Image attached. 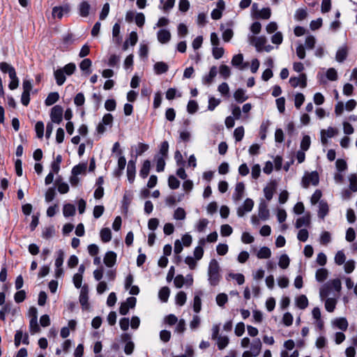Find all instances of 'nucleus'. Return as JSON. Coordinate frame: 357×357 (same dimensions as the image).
<instances>
[{
	"mask_svg": "<svg viewBox=\"0 0 357 357\" xmlns=\"http://www.w3.org/2000/svg\"><path fill=\"white\" fill-rule=\"evenodd\" d=\"M208 281L211 286L215 287L218 286L222 279V275L220 274V267L218 261L213 259L210 261L208 271Z\"/></svg>",
	"mask_w": 357,
	"mask_h": 357,
	"instance_id": "nucleus-1",
	"label": "nucleus"
},
{
	"mask_svg": "<svg viewBox=\"0 0 357 357\" xmlns=\"http://www.w3.org/2000/svg\"><path fill=\"white\" fill-rule=\"evenodd\" d=\"M219 332V325H213L212 327L211 339L216 342V344L219 350H223L228 346L229 343V339L227 335H220Z\"/></svg>",
	"mask_w": 357,
	"mask_h": 357,
	"instance_id": "nucleus-2",
	"label": "nucleus"
},
{
	"mask_svg": "<svg viewBox=\"0 0 357 357\" xmlns=\"http://www.w3.org/2000/svg\"><path fill=\"white\" fill-rule=\"evenodd\" d=\"M319 174L317 172H312L310 173L306 172L302 178V186L304 188H307L310 185H317L319 184Z\"/></svg>",
	"mask_w": 357,
	"mask_h": 357,
	"instance_id": "nucleus-3",
	"label": "nucleus"
},
{
	"mask_svg": "<svg viewBox=\"0 0 357 357\" xmlns=\"http://www.w3.org/2000/svg\"><path fill=\"white\" fill-rule=\"evenodd\" d=\"M262 344L259 338L252 340L250 345V350L243 352V357H257L261 349Z\"/></svg>",
	"mask_w": 357,
	"mask_h": 357,
	"instance_id": "nucleus-4",
	"label": "nucleus"
},
{
	"mask_svg": "<svg viewBox=\"0 0 357 357\" xmlns=\"http://www.w3.org/2000/svg\"><path fill=\"white\" fill-rule=\"evenodd\" d=\"M63 107L60 105L54 106L50 112L51 123L59 124L63 119Z\"/></svg>",
	"mask_w": 357,
	"mask_h": 357,
	"instance_id": "nucleus-5",
	"label": "nucleus"
},
{
	"mask_svg": "<svg viewBox=\"0 0 357 357\" xmlns=\"http://www.w3.org/2000/svg\"><path fill=\"white\" fill-rule=\"evenodd\" d=\"M254 206V202L252 199L247 198L243 204L237 208L238 217H243L246 213L250 212Z\"/></svg>",
	"mask_w": 357,
	"mask_h": 357,
	"instance_id": "nucleus-6",
	"label": "nucleus"
},
{
	"mask_svg": "<svg viewBox=\"0 0 357 357\" xmlns=\"http://www.w3.org/2000/svg\"><path fill=\"white\" fill-rule=\"evenodd\" d=\"M250 44L255 46L258 52L263 51V47L266 45L267 40L264 36H250L249 37Z\"/></svg>",
	"mask_w": 357,
	"mask_h": 357,
	"instance_id": "nucleus-7",
	"label": "nucleus"
},
{
	"mask_svg": "<svg viewBox=\"0 0 357 357\" xmlns=\"http://www.w3.org/2000/svg\"><path fill=\"white\" fill-rule=\"evenodd\" d=\"M289 83L291 86L294 88L298 86H300L301 88H305L307 86V76L305 73H301L298 77H291L289 79Z\"/></svg>",
	"mask_w": 357,
	"mask_h": 357,
	"instance_id": "nucleus-8",
	"label": "nucleus"
},
{
	"mask_svg": "<svg viewBox=\"0 0 357 357\" xmlns=\"http://www.w3.org/2000/svg\"><path fill=\"white\" fill-rule=\"evenodd\" d=\"M245 185L242 182L236 183L232 199L235 202L242 199L244 195Z\"/></svg>",
	"mask_w": 357,
	"mask_h": 357,
	"instance_id": "nucleus-9",
	"label": "nucleus"
},
{
	"mask_svg": "<svg viewBox=\"0 0 357 357\" xmlns=\"http://www.w3.org/2000/svg\"><path fill=\"white\" fill-rule=\"evenodd\" d=\"M91 10V5L86 1H82L78 5L79 15L82 17H86L89 16Z\"/></svg>",
	"mask_w": 357,
	"mask_h": 357,
	"instance_id": "nucleus-10",
	"label": "nucleus"
},
{
	"mask_svg": "<svg viewBox=\"0 0 357 357\" xmlns=\"http://www.w3.org/2000/svg\"><path fill=\"white\" fill-rule=\"evenodd\" d=\"M116 261V255L114 252L109 251L105 254L103 259L104 264L107 267H112Z\"/></svg>",
	"mask_w": 357,
	"mask_h": 357,
	"instance_id": "nucleus-11",
	"label": "nucleus"
},
{
	"mask_svg": "<svg viewBox=\"0 0 357 357\" xmlns=\"http://www.w3.org/2000/svg\"><path fill=\"white\" fill-rule=\"evenodd\" d=\"M135 161L129 160L127 167V176L130 183H132L135 176Z\"/></svg>",
	"mask_w": 357,
	"mask_h": 357,
	"instance_id": "nucleus-12",
	"label": "nucleus"
},
{
	"mask_svg": "<svg viewBox=\"0 0 357 357\" xmlns=\"http://www.w3.org/2000/svg\"><path fill=\"white\" fill-rule=\"evenodd\" d=\"M332 324L342 331H346L348 328L349 324L346 318L340 317L336 318L332 321Z\"/></svg>",
	"mask_w": 357,
	"mask_h": 357,
	"instance_id": "nucleus-13",
	"label": "nucleus"
},
{
	"mask_svg": "<svg viewBox=\"0 0 357 357\" xmlns=\"http://www.w3.org/2000/svg\"><path fill=\"white\" fill-rule=\"evenodd\" d=\"M0 70L3 73H8L9 77H13L16 73L14 67L4 61L0 63Z\"/></svg>",
	"mask_w": 357,
	"mask_h": 357,
	"instance_id": "nucleus-14",
	"label": "nucleus"
},
{
	"mask_svg": "<svg viewBox=\"0 0 357 357\" xmlns=\"http://www.w3.org/2000/svg\"><path fill=\"white\" fill-rule=\"evenodd\" d=\"M158 40L161 43H167L171 39V33L167 29H160L157 34Z\"/></svg>",
	"mask_w": 357,
	"mask_h": 357,
	"instance_id": "nucleus-15",
	"label": "nucleus"
},
{
	"mask_svg": "<svg viewBox=\"0 0 357 357\" xmlns=\"http://www.w3.org/2000/svg\"><path fill=\"white\" fill-rule=\"evenodd\" d=\"M218 71L216 66H212L210 69L209 73L202 78V82L204 84H210L213 81V79L217 75Z\"/></svg>",
	"mask_w": 357,
	"mask_h": 357,
	"instance_id": "nucleus-16",
	"label": "nucleus"
},
{
	"mask_svg": "<svg viewBox=\"0 0 357 357\" xmlns=\"http://www.w3.org/2000/svg\"><path fill=\"white\" fill-rule=\"evenodd\" d=\"M259 218L266 220L269 218V211L265 202H261L259 205Z\"/></svg>",
	"mask_w": 357,
	"mask_h": 357,
	"instance_id": "nucleus-17",
	"label": "nucleus"
},
{
	"mask_svg": "<svg viewBox=\"0 0 357 357\" xmlns=\"http://www.w3.org/2000/svg\"><path fill=\"white\" fill-rule=\"evenodd\" d=\"M153 69L156 74L160 75L165 73L168 69V65L162 61L157 62L154 64Z\"/></svg>",
	"mask_w": 357,
	"mask_h": 357,
	"instance_id": "nucleus-18",
	"label": "nucleus"
},
{
	"mask_svg": "<svg viewBox=\"0 0 357 357\" xmlns=\"http://www.w3.org/2000/svg\"><path fill=\"white\" fill-rule=\"evenodd\" d=\"M328 276V271L327 269L321 268L317 270L315 273V278L317 281L321 282L327 279Z\"/></svg>",
	"mask_w": 357,
	"mask_h": 357,
	"instance_id": "nucleus-19",
	"label": "nucleus"
},
{
	"mask_svg": "<svg viewBox=\"0 0 357 357\" xmlns=\"http://www.w3.org/2000/svg\"><path fill=\"white\" fill-rule=\"evenodd\" d=\"M54 75L59 86L63 84L66 81V76L63 69L60 68L55 70Z\"/></svg>",
	"mask_w": 357,
	"mask_h": 357,
	"instance_id": "nucleus-20",
	"label": "nucleus"
},
{
	"mask_svg": "<svg viewBox=\"0 0 357 357\" xmlns=\"http://www.w3.org/2000/svg\"><path fill=\"white\" fill-rule=\"evenodd\" d=\"M328 213V205L326 202H324L323 200L319 202V211H318V216L319 218L324 219L325 216Z\"/></svg>",
	"mask_w": 357,
	"mask_h": 357,
	"instance_id": "nucleus-21",
	"label": "nucleus"
},
{
	"mask_svg": "<svg viewBox=\"0 0 357 357\" xmlns=\"http://www.w3.org/2000/svg\"><path fill=\"white\" fill-rule=\"evenodd\" d=\"M234 97L235 100L240 103L243 102L248 98V97L245 95V91L242 89H238L235 91Z\"/></svg>",
	"mask_w": 357,
	"mask_h": 357,
	"instance_id": "nucleus-22",
	"label": "nucleus"
},
{
	"mask_svg": "<svg viewBox=\"0 0 357 357\" xmlns=\"http://www.w3.org/2000/svg\"><path fill=\"white\" fill-rule=\"evenodd\" d=\"M59 98V95L57 92H51L48 94L47 98L45 99V103L47 106L52 105L58 101Z\"/></svg>",
	"mask_w": 357,
	"mask_h": 357,
	"instance_id": "nucleus-23",
	"label": "nucleus"
},
{
	"mask_svg": "<svg viewBox=\"0 0 357 357\" xmlns=\"http://www.w3.org/2000/svg\"><path fill=\"white\" fill-rule=\"evenodd\" d=\"M347 56V50L345 47H340L336 52L335 59L337 62H343Z\"/></svg>",
	"mask_w": 357,
	"mask_h": 357,
	"instance_id": "nucleus-24",
	"label": "nucleus"
},
{
	"mask_svg": "<svg viewBox=\"0 0 357 357\" xmlns=\"http://www.w3.org/2000/svg\"><path fill=\"white\" fill-rule=\"evenodd\" d=\"M296 305L301 310L305 309L308 305V300L306 296L301 295L296 300Z\"/></svg>",
	"mask_w": 357,
	"mask_h": 357,
	"instance_id": "nucleus-25",
	"label": "nucleus"
},
{
	"mask_svg": "<svg viewBox=\"0 0 357 357\" xmlns=\"http://www.w3.org/2000/svg\"><path fill=\"white\" fill-rule=\"evenodd\" d=\"M151 168V162L149 160H146L144 162L142 167L139 172V175L143 178H146L149 174Z\"/></svg>",
	"mask_w": 357,
	"mask_h": 357,
	"instance_id": "nucleus-26",
	"label": "nucleus"
},
{
	"mask_svg": "<svg viewBox=\"0 0 357 357\" xmlns=\"http://www.w3.org/2000/svg\"><path fill=\"white\" fill-rule=\"evenodd\" d=\"M63 213L65 217L73 216L75 213V207L73 204H66L63 206Z\"/></svg>",
	"mask_w": 357,
	"mask_h": 357,
	"instance_id": "nucleus-27",
	"label": "nucleus"
},
{
	"mask_svg": "<svg viewBox=\"0 0 357 357\" xmlns=\"http://www.w3.org/2000/svg\"><path fill=\"white\" fill-rule=\"evenodd\" d=\"M271 10L269 8H264L260 10H258L256 17L264 20H268L271 17Z\"/></svg>",
	"mask_w": 357,
	"mask_h": 357,
	"instance_id": "nucleus-28",
	"label": "nucleus"
},
{
	"mask_svg": "<svg viewBox=\"0 0 357 357\" xmlns=\"http://www.w3.org/2000/svg\"><path fill=\"white\" fill-rule=\"evenodd\" d=\"M271 255V251L268 247H262L257 252L259 259H268Z\"/></svg>",
	"mask_w": 357,
	"mask_h": 357,
	"instance_id": "nucleus-29",
	"label": "nucleus"
},
{
	"mask_svg": "<svg viewBox=\"0 0 357 357\" xmlns=\"http://www.w3.org/2000/svg\"><path fill=\"white\" fill-rule=\"evenodd\" d=\"M310 222V218L309 215H305L301 218H299L296 220V228H301L303 226H307L309 225Z\"/></svg>",
	"mask_w": 357,
	"mask_h": 357,
	"instance_id": "nucleus-30",
	"label": "nucleus"
},
{
	"mask_svg": "<svg viewBox=\"0 0 357 357\" xmlns=\"http://www.w3.org/2000/svg\"><path fill=\"white\" fill-rule=\"evenodd\" d=\"M331 290V288L329 286V284L327 282L326 284H324L320 288V290H319V296H320L321 299L323 300L324 298L328 297L330 294Z\"/></svg>",
	"mask_w": 357,
	"mask_h": 357,
	"instance_id": "nucleus-31",
	"label": "nucleus"
},
{
	"mask_svg": "<svg viewBox=\"0 0 357 357\" xmlns=\"http://www.w3.org/2000/svg\"><path fill=\"white\" fill-rule=\"evenodd\" d=\"M336 300L333 298H328L325 301V308L329 312H332L334 311L336 305Z\"/></svg>",
	"mask_w": 357,
	"mask_h": 357,
	"instance_id": "nucleus-32",
	"label": "nucleus"
},
{
	"mask_svg": "<svg viewBox=\"0 0 357 357\" xmlns=\"http://www.w3.org/2000/svg\"><path fill=\"white\" fill-rule=\"evenodd\" d=\"M91 65L92 62L89 59H84L80 63L79 68L82 71H86V74H90L91 70H89V69Z\"/></svg>",
	"mask_w": 357,
	"mask_h": 357,
	"instance_id": "nucleus-33",
	"label": "nucleus"
},
{
	"mask_svg": "<svg viewBox=\"0 0 357 357\" xmlns=\"http://www.w3.org/2000/svg\"><path fill=\"white\" fill-rule=\"evenodd\" d=\"M100 238L103 242H109L112 238L111 230L109 228H103L100 231Z\"/></svg>",
	"mask_w": 357,
	"mask_h": 357,
	"instance_id": "nucleus-34",
	"label": "nucleus"
},
{
	"mask_svg": "<svg viewBox=\"0 0 357 357\" xmlns=\"http://www.w3.org/2000/svg\"><path fill=\"white\" fill-rule=\"evenodd\" d=\"M169 289L167 287H164L159 291V298L162 302H167L169 296Z\"/></svg>",
	"mask_w": 357,
	"mask_h": 357,
	"instance_id": "nucleus-35",
	"label": "nucleus"
},
{
	"mask_svg": "<svg viewBox=\"0 0 357 357\" xmlns=\"http://www.w3.org/2000/svg\"><path fill=\"white\" fill-rule=\"evenodd\" d=\"M87 167L86 163H80L77 165H75L72 169V174L79 175L82 173L85 172Z\"/></svg>",
	"mask_w": 357,
	"mask_h": 357,
	"instance_id": "nucleus-36",
	"label": "nucleus"
},
{
	"mask_svg": "<svg viewBox=\"0 0 357 357\" xmlns=\"http://www.w3.org/2000/svg\"><path fill=\"white\" fill-rule=\"evenodd\" d=\"M215 301L218 306L223 307L228 301V296L225 293H220L217 295Z\"/></svg>",
	"mask_w": 357,
	"mask_h": 357,
	"instance_id": "nucleus-37",
	"label": "nucleus"
},
{
	"mask_svg": "<svg viewBox=\"0 0 357 357\" xmlns=\"http://www.w3.org/2000/svg\"><path fill=\"white\" fill-rule=\"evenodd\" d=\"M185 211L181 207L177 208L174 213V218L177 220H183L185 218Z\"/></svg>",
	"mask_w": 357,
	"mask_h": 357,
	"instance_id": "nucleus-38",
	"label": "nucleus"
},
{
	"mask_svg": "<svg viewBox=\"0 0 357 357\" xmlns=\"http://www.w3.org/2000/svg\"><path fill=\"white\" fill-rule=\"evenodd\" d=\"M36 136L39 139L43 138L44 135V123L43 121H38L35 125Z\"/></svg>",
	"mask_w": 357,
	"mask_h": 357,
	"instance_id": "nucleus-39",
	"label": "nucleus"
},
{
	"mask_svg": "<svg viewBox=\"0 0 357 357\" xmlns=\"http://www.w3.org/2000/svg\"><path fill=\"white\" fill-rule=\"evenodd\" d=\"M320 134H324L327 137L331 138L338 134V130L335 128L328 127L327 130H321Z\"/></svg>",
	"mask_w": 357,
	"mask_h": 357,
	"instance_id": "nucleus-40",
	"label": "nucleus"
},
{
	"mask_svg": "<svg viewBox=\"0 0 357 357\" xmlns=\"http://www.w3.org/2000/svg\"><path fill=\"white\" fill-rule=\"evenodd\" d=\"M186 299V294L184 291H181L176 296V303L182 306L185 303Z\"/></svg>",
	"mask_w": 357,
	"mask_h": 357,
	"instance_id": "nucleus-41",
	"label": "nucleus"
},
{
	"mask_svg": "<svg viewBox=\"0 0 357 357\" xmlns=\"http://www.w3.org/2000/svg\"><path fill=\"white\" fill-rule=\"evenodd\" d=\"M168 185L171 189L175 190L179 188L180 181L174 176L172 175L169 176Z\"/></svg>",
	"mask_w": 357,
	"mask_h": 357,
	"instance_id": "nucleus-42",
	"label": "nucleus"
},
{
	"mask_svg": "<svg viewBox=\"0 0 357 357\" xmlns=\"http://www.w3.org/2000/svg\"><path fill=\"white\" fill-rule=\"evenodd\" d=\"M346 260V256L342 250L338 251L335 256V262L337 265H342Z\"/></svg>",
	"mask_w": 357,
	"mask_h": 357,
	"instance_id": "nucleus-43",
	"label": "nucleus"
},
{
	"mask_svg": "<svg viewBox=\"0 0 357 357\" xmlns=\"http://www.w3.org/2000/svg\"><path fill=\"white\" fill-rule=\"evenodd\" d=\"M331 287V289H333L337 291H340L342 288V284L340 279H334L327 282Z\"/></svg>",
	"mask_w": 357,
	"mask_h": 357,
	"instance_id": "nucleus-44",
	"label": "nucleus"
},
{
	"mask_svg": "<svg viewBox=\"0 0 357 357\" xmlns=\"http://www.w3.org/2000/svg\"><path fill=\"white\" fill-rule=\"evenodd\" d=\"M56 183L57 185L58 191L61 194H65L69 191V186L68 183L64 182H60L58 179L56 180Z\"/></svg>",
	"mask_w": 357,
	"mask_h": 357,
	"instance_id": "nucleus-45",
	"label": "nucleus"
},
{
	"mask_svg": "<svg viewBox=\"0 0 357 357\" xmlns=\"http://www.w3.org/2000/svg\"><path fill=\"white\" fill-rule=\"evenodd\" d=\"M289 258L287 255H282L280 258L278 265L280 268L284 269L289 266Z\"/></svg>",
	"mask_w": 357,
	"mask_h": 357,
	"instance_id": "nucleus-46",
	"label": "nucleus"
},
{
	"mask_svg": "<svg viewBox=\"0 0 357 357\" xmlns=\"http://www.w3.org/2000/svg\"><path fill=\"white\" fill-rule=\"evenodd\" d=\"M349 189L352 192L357 191V176L356 174H351L349 178Z\"/></svg>",
	"mask_w": 357,
	"mask_h": 357,
	"instance_id": "nucleus-47",
	"label": "nucleus"
},
{
	"mask_svg": "<svg viewBox=\"0 0 357 357\" xmlns=\"http://www.w3.org/2000/svg\"><path fill=\"white\" fill-rule=\"evenodd\" d=\"M234 136L236 142L242 140L244 136V128L243 126L236 128L234 132Z\"/></svg>",
	"mask_w": 357,
	"mask_h": 357,
	"instance_id": "nucleus-48",
	"label": "nucleus"
},
{
	"mask_svg": "<svg viewBox=\"0 0 357 357\" xmlns=\"http://www.w3.org/2000/svg\"><path fill=\"white\" fill-rule=\"evenodd\" d=\"M30 331L32 334L38 333L40 330L38 324V319H31L29 323Z\"/></svg>",
	"mask_w": 357,
	"mask_h": 357,
	"instance_id": "nucleus-49",
	"label": "nucleus"
},
{
	"mask_svg": "<svg viewBox=\"0 0 357 357\" xmlns=\"http://www.w3.org/2000/svg\"><path fill=\"white\" fill-rule=\"evenodd\" d=\"M232 232L233 229L230 225L225 224L221 226L220 234L222 236H229Z\"/></svg>",
	"mask_w": 357,
	"mask_h": 357,
	"instance_id": "nucleus-50",
	"label": "nucleus"
},
{
	"mask_svg": "<svg viewBox=\"0 0 357 357\" xmlns=\"http://www.w3.org/2000/svg\"><path fill=\"white\" fill-rule=\"evenodd\" d=\"M225 50L223 47H219L218 46H215L213 47L212 54L215 59H220L223 56Z\"/></svg>",
	"mask_w": 357,
	"mask_h": 357,
	"instance_id": "nucleus-51",
	"label": "nucleus"
},
{
	"mask_svg": "<svg viewBox=\"0 0 357 357\" xmlns=\"http://www.w3.org/2000/svg\"><path fill=\"white\" fill-rule=\"evenodd\" d=\"M305 101V96L301 93H298L295 96L294 105L297 109H299Z\"/></svg>",
	"mask_w": 357,
	"mask_h": 357,
	"instance_id": "nucleus-52",
	"label": "nucleus"
},
{
	"mask_svg": "<svg viewBox=\"0 0 357 357\" xmlns=\"http://www.w3.org/2000/svg\"><path fill=\"white\" fill-rule=\"evenodd\" d=\"M202 308V300L197 295L195 296L193 301V310L196 313L200 312Z\"/></svg>",
	"mask_w": 357,
	"mask_h": 357,
	"instance_id": "nucleus-53",
	"label": "nucleus"
},
{
	"mask_svg": "<svg viewBox=\"0 0 357 357\" xmlns=\"http://www.w3.org/2000/svg\"><path fill=\"white\" fill-rule=\"evenodd\" d=\"M62 69L63 70L65 74H66L67 75H71L74 73L76 69V66L73 63H69L67 65H66Z\"/></svg>",
	"mask_w": 357,
	"mask_h": 357,
	"instance_id": "nucleus-54",
	"label": "nucleus"
},
{
	"mask_svg": "<svg viewBox=\"0 0 357 357\" xmlns=\"http://www.w3.org/2000/svg\"><path fill=\"white\" fill-rule=\"evenodd\" d=\"M219 72L220 75L225 79H227L231 75L230 68L226 65H221Z\"/></svg>",
	"mask_w": 357,
	"mask_h": 357,
	"instance_id": "nucleus-55",
	"label": "nucleus"
},
{
	"mask_svg": "<svg viewBox=\"0 0 357 357\" xmlns=\"http://www.w3.org/2000/svg\"><path fill=\"white\" fill-rule=\"evenodd\" d=\"M198 109V104L195 100H190L187 105L188 112L190 114H194Z\"/></svg>",
	"mask_w": 357,
	"mask_h": 357,
	"instance_id": "nucleus-56",
	"label": "nucleus"
},
{
	"mask_svg": "<svg viewBox=\"0 0 357 357\" xmlns=\"http://www.w3.org/2000/svg\"><path fill=\"white\" fill-rule=\"evenodd\" d=\"M168 149H169V144L167 141H165L161 143L160 148V157L166 158L168 154Z\"/></svg>",
	"mask_w": 357,
	"mask_h": 357,
	"instance_id": "nucleus-57",
	"label": "nucleus"
},
{
	"mask_svg": "<svg viewBox=\"0 0 357 357\" xmlns=\"http://www.w3.org/2000/svg\"><path fill=\"white\" fill-rule=\"evenodd\" d=\"M243 61V56L242 54H238L233 56L231 59V64L234 66L238 67L241 65Z\"/></svg>",
	"mask_w": 357,
	"mask_h": 357,
	"instance_id": "nucleus-58",
	"label": "nucleus"
},
{
	"mask_svg": "<svg viewBox=\"0 0 357 357\" xmlns=\"http://www.w3.org/2000/svg\"><path fill=\"white\" fill-rule=\"evenodd\" d=\"M229 277L235 280L238 284H243L245 282L244 275L241 273H229Z\"/></svg>",
	"mask_w": 357,
	"mask_h": 357,
	"instance_id": "nucleus-59",
	"label": "nucleus"
},
{
	"mask_svg": "<svg viewBox=\"0 0 357 357\" xmlns=\"http://www.w3.org/2000/svg\"><path fill=\"white\" fill-rule=\"evenodd\" d=\"M310 146V137L305 135L303 137L301 142V148L303 151H307Z\"/></svg>",
	"mask_w": 357,
	"mask_h": 357,
	"instance_id": "nucleus-60",
	"label": "nucleus"
},
{
	"mask_svg": "<svg viewBox=\"0 0 357 357\" xmlns=\"http://www.w3.org/2000/svg\"><path fill=\"white\" fill-rule=\"evenodd\" d=\"M109 13V3H105L103 5L102 10L100 13L99 18L100 20H104L108 15Z\"/></svg>",
	"mask_w": 357,
	"mask_h": 357,
	"instance_id": "nucleus-61",
	"label": "nucleus"
},
{
	"mask_svg": "<svg viewBox=\"0 0 357 357\" xmlns=\"http://www.w3.org/2000/svg\"><path fill=\"white\" fill-rule=\"evenodd\" d=\"M282 40H283L282 33L280 31L276 32L271 37V42L275 45H280L282 43Z\"/></svg>",
	"mask_w": 357,
	"mask_h": 357,
	"instance_id": "nucleus-62",
	"label": "nucleus"
},
{
	"mask_svg": "<svg viewBox=\"0 0 357 357\" xmlns=\"http://www.w3.org/2000/svg\"><path fill=\"white\" fill-rule=\"evenodd\" d=\"M26 298V293L24 290H20L15 294L14 299L17 303H22Z\"/></svg>",
	"mask_w": 357,
	"mask_h": 357,
	"instance_id": "nucleus-63",
	"label": "nucleus"
},
{
	"mask_svg": "<svg viewBox=\"0 0 357 357\" xmlns=\"http://www.w3.org/2000/svg\"><path fill=\"white\" fill-rule=\"evenodd\" d=\"M308 231L305 229H301L299 230L297 238L300 241L305 242L308 238Z\"/></svg>",
	"mask_w": 357,
	"mask_h": 357,
	"instance_id": "nucleus-64",
	"label": "nucleus"
}]
</instances>
